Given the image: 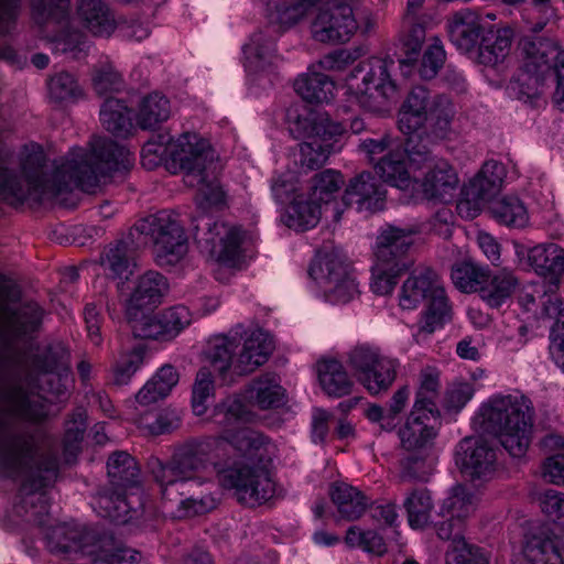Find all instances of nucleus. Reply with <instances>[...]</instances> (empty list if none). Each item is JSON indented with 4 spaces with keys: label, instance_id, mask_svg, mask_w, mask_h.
Segmentation results:
<instances>
[{
    "label": "nucleus",
    "instance_id": "nucleus-1",
    "mask_svg": "<svg viewBox=\"0 0 564 564\" xmlns=\"http://www.w3.org/2000/svg\"><path fill=\"white\" fill-rule=\"evenodd\" d=\"M46 158L40 145H24L21 177L0 164V197L20 204L57 198L77 187L93 193L102 182L123 176L133 166L130 151L108 138H94L89 149L74 148L64 162L47 173ZM21 288L0 273V469L11 478H21L24 497L20 509L31 507L32 516L47 512L46 496L40 492L57 478L55 454L42 453L43 433L36 426L52 415V403L29 388L25 357L37 339L46 311L33 300L21 302Z\"/></svg>",
    "mask_w": 564,
    "mask_h": 564
},
{
    "label": "nucleus",
    "instance_id": "nucleus-2",
    "mask_svg": "<svg viewBox=\"0 0 564 564\" xmlns=\"http://www.w3.org/2000/svg\"><path fill=\"white\" fill-rule=\"evenodd\" d=\"M224 441L214 437L191 438L175 446L171 458H152L150 471L161 488L162 500L170 516L194 517L215 508V500L196 492L206 479L209 467L216 471Z\"/></svg>",
    "mask_w": 564,
    "mask_h": 564
},
{
    "label": "nucleus",
    "instance_id": "nucleus-3",
    "mask_svg": "<svg viewBox=\"0 0 564 564\" xmlns=\"http://www.w3.org/2000/svg\"><path fill=\"white\" fill-rule=\"evenodd\" d=\"M535 410L525 395H501L484 403L476 423L486 433L499 438L501 446L513 458L525 455L534 431Z\"/></svg>",
    "mask_w": 564,
    "mask_h": 564
},
{
    "label": "nucleus",
    "instance_id": "nucleus-4",
    "mask_svg": "<svg viewBox=\"0 0 564 564\" xmlns=\"http://www.w3.org/2000/svg\"><path fill=\"white\" fill-rule=\"evenodd\" d=\"M108 486L99 489L96 498L98 513L116 524L138 521L143 514L139 498L132 491L141 486L137 460L127 452H115L107 460Z\"/></svg>",
    "mask_w": 564,
    "mask_h": 564
},
{
    "label": "nucleus",
    "instance_id": "nucleus-5",
    "mask_svg": "<svg viewBox=\"0 0 564 564\" xmlns=\"http://www.w3.org/2000/svg\"><path fill=\"white\" fill-rule=\"evenodd\" d=\"M46 542L53 553H82L91 557V564H140L145 561L140 551L121 544L108 532H80L57 525L47 530Z\"/></svg>",
    "mask_w": 564,
    "mask_h": 564
},
{
    "label": "nucleus",
    "instance_id": "nucleus-6",
    "mask_svg": "<svg viewBox=\"0 0 564 564\" xmlns=\"http://www.w3.org/2000/svg\"><path fill=\"white\" fill-rule=\"evenodd\" d=\"M216 473L221 487L234 490L238 502L257 507L270 500L275 485L262 458H223L216 463Z\"/></svg>",
    "mask_w": 564,
    "mask_h": 564
},
{
    "label": "nucleus",
    "instance_id": "nucleus-7",
    "mask_svg": "<svg viewBox=\"0 0 564 564\" xmlns=\"http://www.w3.org/2000/svg\"><path fill=\"white\" fill-rule=\"evenodd\" d=\"M422 302L426 310L422 316L420 330L432 334L452 319V306L438 274L424 268L415 270L401 288L400 306L403 310L416 308Z\"/></svg>",
    "mask_w": 564,
    "mask_h": 564
},
{
    "label": "nucleus",
    "instance_id": "nucleus-8",
    "mask_svg": "<svg viewBox=\"0 0 564 564\" xmlns=\"http://www.w3.org/2000/svg\"><path fill=\"white\" fill-rule=\"evenodd\" d=\"M392 59L371 57L358 63L347 76L346 84L351 95L364 109L381 112L397 93V85L390 72Z\"/></svg>",
    "mask_w": 564,
    "mask_h": 564
},
{
    "label": "nucleus",
    "instance_id": "nucleus-9",
    "mask_svg": "<svg viewBox=\"0 0 564 564\" xmlns=\"http://www.w3.org/2000/svg\"><path fill=\"white\" fill-rule=\"evenodd\" d=\"M170 167L178 169L186 186H196L205 180L206 170L215 167V152L209 142L196 133L184 132L167 142Z\"/></svg>",
    "mask_w": 564,
    "mask_h": 564
},
{
    "label": "nucleus",
    "instance_id": "nucleus-10",
    "mask_svg": "<svg viewBox=\"0 0 564 564\" xmlns=\"http://www.w3.org/2000/svg\"><path fill=\"white\" fill-rule=\"evenodd\" d=\"M308 275L334 303H347L358 293L352 269L336 251L318 252L308 268Z\"/></svg>",
    "mask_w": 564,
    "mask_h": 564
},
{
    "label": "nucleus",
    "instance_id": "nucleus-11",
    "mask_svg": "<svg viewBox=\"0 0 564 564\" xmlns=\"http://www.w3.org/2000/svg\"><path fill=\"white\" fill-rule=\"evenodd\" d=\"M524 56L523 74L519 78L520 91L528 98L538 97L545 76L552 73L553 64L560 56L556 45L543 37L524 36L519 43Z\"/></svg>",
    "mask_w": 564,
    "mask_h": 564
},
{
    "label": "nucleus",
    "instance_id": "nucleus-12",
    "mask_svg": "<svg viewBox=\"0 0 564 564\" xmlns=\"http://www.w3.org/2000/svg\"><path fill=\"white\" fill-rule=\"evenodd\" d=\"M348 365L370 393L387 391L397 377V361L369 346H357L348 355Z\"/></svg>",
    "mask_w": 564,
    "mask_h": 564
},
{
    "label": "nucleus",
    "instance_id": "nucleus-13",
    "mask_svg": "<svg viewBox=\"0 0 564 564\" xmlns=\"http://www.w3.org/2000/svg\"><path fill=\"white\" fill-rule=\"evenodd\" d=\"M505 177L502 163L495 160L485 162L479 173L463 188L457 203L458 213L469 219L478 216L485 204L500 192Z\"/></svg>",
    "mask_w": 564,
    "mask_h": 564
},
{
    "label": "nucleus",
    "instance_id": "nucleus-14",
    "mask_svg": "<svg viewBox=\"0 0 564 564\" xmlns=\"http://www.w3.org/2000/svg\"><path fill=\"white\" fill-rule=\"evenodd\" d=\"M194 237L197 240H204L216 247L217 238L219 240V250L217 251V261L220 265L227 268H240L243 262L241 242L243 240L242 231L237 227H227L223 223L214 221L207 215H200L193 219Z\"/></svg>",
    "mask_w": 564,
    "mask_h": 564
},
{
    "label": "nucleus",
    "instance_id": "nucleus-15",
    "mask_svg": "<svg viewBox=\"0 0 564 564\" xmlns=\"http://www.w3.org/2000/svg\"><path fill=\"white\" fill-rule=\"evenodd\" d=\"M358 29L352 8L344 0H328L318 8L311 32L321 43H345Z\"/></svg>",
    "mask_w": 564,
    "mask_h": 564
},
{
    "label": "nucleus",
    "instance_id": "nucleus-16",
    "mask_svg": "<svg viewBox=\"0 0 564 564\" xmlns=\"http://www.w3.org/2000/svg\"><path fill=\"white\" fill-rule=\"evenodd\" d=\"M416 234L417 230L414 227L401 228L388 225L377 237L376 261L395 271H408L414 262L409 251Z\"/></svg>",
    "mask_w": 564,
    "mask_h": 564
},
{
    "label": "nucleus",
    "instance_id": "nucleus-17",
    "mask_svg": "<svg viewBox=\"0 0 564 564\" xmlns=\"http://www.w3.org/2000/svg\"><path fill=\"white\" fill-rule=\"evenodd\" d=\"M462 470L473 481H487L497 470V452L487 441L480 437H465L457 449Z\"/></svg>",
    "mask_w": 564,
    "mask_h": 564
},
{
    "label": "nucleus",
    "instance_id": "nucleus-18",
    "mask_svg": "<svg viewBox=\"0 0 564 564\" xmlns=\"http://www.w3.org/2000/svg\"><path fill=\"white\" fill-rule=\"evenodd\" d=\"M489 23L481 15L470 9H462L452 13L446 21L449 42L469 57L476 52Z\"/></svg>",
    "mask_w": 564,
    "mask_h": 564
},
{
    "label": "nucleus",
    "instance_id": "nucleus-19",
    "mask_svg": "<svg viewBox=\"0 0 564 564\" xmlns=\"http://www.w3.org/2000/svg\"><path fill=\"white\" fill-rule=\"evenodd\" d=\"M387 191L382 182L370 171H362L351 177L345 188L343 200L356 206L358 212L370 214L384 208Z\"/></svg>",
    "mask_w": 564,
    "mask_h": 564
},
{
    "label": "nucleus",
    "instance_id": "nucleus-20",
    "mask_svg": "<svg viewBox=\"0 0 564 564\" xmlns=\"http://www.w3.org/2000/svg\"><path fill=\"white\" fill-rule=\"evenodd\" d=\"M484 36L474 52L471 58L484 66L491 68L502 67L508 59L513 42L512 28L489 24Z\"/></svg>",
    "mask_w": 564,
    "mask_h": 564
},
{
    "label": "nucleus",
    "instance_id": "nucleus-21",
    "mask_svg": "<svg viewBox=\"0 0 564 564\" xmlns=\"http://www.w3.org/2000/svg\"><path fill=\"white\" fill-rule=\"evenodd\" d=\"M169 291L166 278L156 272L148 271L139 278L126 306V316L135 317L140 312H153Z\"/></svg>",
    "mask_w": 564,
    "mask_h": 564
},
{
    "label": "nucleus",
    "instance_id": "nucleus-22",
    "mask_svg": "<svg viewBox=\"0 0 564 564\" xmlns=\"http://www.w3.org/2000/svg\"><path fill=\"white\" fill-rule=\"evenodd\" d=\"M142 247V241L128 235L110 243L100 257V264L105 272L112 279L129 280L137 268V252Z\"/></svg>",
    "mask_w": 564,
    "mask_h": 564
},
{
    "label": "nucleus",
    "instance_id": "nucleus-23",
    "mask_svg": "<svg viewBox=\"0 0 564 564\" xmlns=\"http://www.w3.org/2000/svg\"><path fill=\"white\" fill-rule=\"evenodd\" d=\"M32 367L39 373H52L57 376L56 387H51L50 392L61 398L66 394L67 388L63 383V377L67 378L69 370V351L61 341H54L33 355Z\"/></svg>",
    "mask_w": 564,
    "mask_h": 564
},
{
    "label": "nucleus",
    "instance_id": "nucleus-24",
    "mask_svg": "<svg viewBox=\"0 0 564 564\" xmlns=\"http://www.w3.org/2000/svg\"><path fill=\"white\" fill-rule=\"evenodd\" d=\"M432 415L422 411L411 410L405 424L399 430L401 446L405 452H431L437 432Z\"/></svg>",
    "mask_w": 564,
    "mask_h": 564
},
{
    "label": "nucleus",
    "instance_id": "nucleus-25",
    "mask_svg": "<svg viewBox=\"0 0 564 564\" xmlns=\"http://www.w3.org/2000/svg\"><path fill=\"white\" fill-rule=\"evenodd\" d=\"M519 285L520 280L513 271L488 270L481 286L478 288V295L490 308H499L511 301Z\"/></svg>",
    "mask_w": 564,
    "mask_h": 564
},
{
    "label": "nucleus",
    "instance_id": "nucleus-26",
    "mask_svg": "<svg viewBox=\"0 0 564 564\" xmlns=\"http://www.w3.org/2000/svg\"><path fill=\"white\" fill-rule=\"evenodd\" d=\"M274 349V344L269 334L262 329H256L245 339L235 364V371L240 375H249L258 367L267 362Z\"/></svg>",
    "mask_w": 564,
    "mask_h": 564
},
{
    "label": "nucleus",
    "instance_id": "nucleus-27",
    "mask_svg": "<svg viewBox=\"0 0 564 564\" xmlns=\"http://www.w3.org/2000/svg\"><path fill=\"white\" fill-rule=\"evenodd\" d=\"M458 176L445 160L436 161L423 180V193L429 199L448 203L458 186Z\"/></svg>",
    "mask_w": 564,
    "mask_h": 564
},
{
    "label": "nucleus",
    "instance_id": "nucleus-28",
    "mask_svg": "<svg viewBox=\"0 0 564 564\" xmlns=\"http://www.w3.org/2000/svg\"><path fill=\"white\" fill-rule=\"evenodd\" d=\"M523 554L532 564H554L553 558L561 560L556 536L546 525L539 527L527 535Z\"/></svg>",
    "mask_w": 564,
    "mask_h": 564
},
{
    "label": "nucleus",
    "instance_id": "nucleus-29",
    "mask_svg": "<svg viewBox=\"0 0 564 564\" xmlns=\"http://www.w3.org/2000/svg\"><path fill=\"white\" fill-rule=\"evenodd\" d=\"M77 14L95 36H109L116 29L113 15L102 0H78Z\"/></svg>",
    "mask_w": 564,
    "mask_h": 564
},
{
    "label": "nucleus",
    "instance_id": "nucleus-30",
    "mask_svg": "<svg viewBox=\"0 0 564 564\" xmlns=\"http://www.w3.org/2000/svg\"><path fill=\"white\" fill-rule=\"evenodd\" d=\"M167 229L172 230L170 234L172 237L173 234H176L177 217L172 212L161 210L138 220L130 229V236L142 241V247L148 243L153 246L158 238H162Z\"/></svg>",
    "mask_w": 564,
    "mask_h": 564
},
{
    "label": "nucleus",
    "instance_id": "nucleus-31",
    "mask_svg": "<svg viewBox=\"0 0 564 564\" xmlns=\"http://www.w3.org/2000/svg\"><path fill=\"white\" fill-rule=\"evenodd\" d=\"M528 261L540 275L558 280L564 273V249L558 245H539L531 248Z\"/></svg>",
    "mask_w": 564,
    "mask_h": 564
},
{
    "label": "nucleus",
    "instance_id": "nucleus-32",
    "mask_svg": "<svg viewBox=\"0 0 564 564\" xmlns=\"http://www.w3.org/2000/svg\"><path fill=\"white\" fill-rule=\"evenodd\" d=\"M381 178L382 184L387 183L398 188H406L410 185V174L406 169L405 152L400 145L394 151H389L378 159L373 166Z\"/></svg>",
    "mask_w": 564,
    "mask_h": 564
},
{
    "label": "nucleus",
    "instance_id": "nucleus-33",
    "mask_svg": "<svg viewBox=\"0 0 564 564\" xmlns=\"http://www.w3.org/2000/svg\"><path fill=\"white\" fill-rule=\"evenodd\" d=\"M248 399L260 410L280 408L285 403V390L273 375L267 373L251 382Z\"/></svg>",
    "mask_w": 564,
    "mask_h": 564
},
{
    "label": "nucleus",
    "instance_id": "nucleus-34",
    "mask_svg": "<svg viewBox=\"0 0 564 564\" xmlns=\"http://www.w3.org/2000/svg\"><path fill=\"white\" fill-rule=\"evenodd\" d=\"M217 438L225 443L220 449L221 457L229 448H232L240 454L238 458H262L259 452L264 445V437L254 430L243 427L236 431H225L224 434Z\"/></svg>",
    "mask_w": 564,
    "mask_h": 564
},
{
    "label": "nucleus",
    "instance_id": "nucleus-35",
    "mask_svg": "<svg viewBox=\"0 0 564 564\" xmlns=\"http://www.w3.org/2000/svg\"><path fill=\"white\" fill-rule=\"evenodd\" d=\"M294 89L303 100L322 104L333 98L335 84L328 75L313 72L301 75L294 83Z\"/></svg>",
    "mask_w": 564,
    "mask_h": 564
},
{
    "label": "nucleus",
    "instance_id": "nucleus-36",
    "mask_svg": "<svg viewBox=\"0 0 564 564\" xmlns=\"http://www.w3.org/2000/svg\"><path fill=\"white\" fill-rule=\"evenodd\" d=\"M330 497L341 517L347 520L359 519L369 505L368 499L361 491L345 482L334 485Z\"/></svg>",
    "mask_w": 564,
    "mask_h": 564
},
{
    "label": "nucleus",
    "instance_id": "nucleus-37",
    "mask_svg": "<svg viewBox=\"0 0 564 564\" xmlns=\"http://www.w3.org/2000/svg\"><path fill=\"white\" fill-rule=\"evenodd\" d=\"M321 205L312 202L310 198L294 199L282 215V223L295 231H306L314 228L321 219Z\"/></svg>",
    "mask_w": 564,
    "mask_h": 564
},
{
    "label": "nucleus",
    "instance_id": "nucleus-38",
    "mask_svg": "<svg viewBox=\"0 0 564 564\" xmlns=\"http://www.w3.org/2000/svg\"><path fill=\"white\" fill-rule=\"evenodd\" d=\"M172 230L167 231L158 238L153 245V253L155 261L159 265H173L177 263L187 252V238L184 229L177 220V231L173 237L170 235Z\"/></svg>",
    "mask_w": 564,
    "mask_h": 564
},
{
    "label": "nucleus",
    "instance_id": "nucleus-39",
    "mask_svg": "<svg viewBox=\"0 0 564 564\" xmlns=\"http://www.w3.org/2000/svg\"><path fill=\"white\" fill-rule=\"evenodd\" d=\"M318 379L323 390L336 398L349 394L354 384L344 366L337 360L319 362Z\"/></svg>",
    "mask_w": 564,
    "mask_h": 564
},
{
    "label": "nucleus",
    "instance_id": "nucleus-40",
    "mask_svg": "<svg viewBox=\"0 0 564 564\" xmlns=\"http://www.w3.org/2000/svg\"><path fill=\"white\" fill-rule=\"evenodd\" d=\"M410 395L408 386L399 388L391 397L388 409L377 404L370 405L366 411V416L372 421L380 423V427L384 431H392L399 424V415L404 410Z\"/></svg>",
    "mask_w": 564,
    "mask_h": 564
},
{
    "label": "nucleus",
    "instance_id": "nucleus-41",
    "mask_svg": "<svg viewBox=\"0 0 564 564\" xmlns=\"http://www.w3.org/2000/svg\"><path fill=\"white\" fill-rule=\"evenodd\" d=\"M455 116L453 102L444 95L433 97V106L429 113L427 133L436 141L448 138L452 132V120Z\"/></svg>",
    "mask_w": 564,
    "mask_h": 564
},
{
    "label": "nucleus",
    "instance_id": "nucleus-42",
    "mask_svg": "<svg viewBox=\"0 0 564 564\" xmlns=\"http://www.w3.org/2000/svg\"><path fill=\"white\" fill-rule=\"evenodd\" d=\"M171 115L169 99L158 93L144 97L137 115V123L142 130H154Z\"/></svg>",
    "mask_w": 564,
    "mask_h": 564
},
{
    "label": "nucleus",
    "instance_id": "nucleus-43",
    "mask_svg": "<svg viewBox=\"0 0 564 564\" xmlns=\"http://www.w3.org/2000/svg\"><path fill=\"white\" fill-rule=\"evenodd\" d=\"M476 509V496L462 484H457L448 491L447 497L442 501L438 516H451L465 521Z\"/></svg>",
    "mask_w": 564,
    "mask_h": 564
},
{
    "label": "nucleus",
    "instance_id": "nucleus-44",
    "mask_svg": "<svg viewBox=\"0 0 564 564\" xmlns=\"http://www.w3.org/2000/svg\"><path fill=\"white\" fill-rule=\"evenodd\" d=\"M406 135L404 148L405 159L415 169H422L433 162L432 147L438 141L431 138L427 129L415 130L413 132L403 133Z\"/></svg>",
    "mask_w": 564,
    "mask_h": 564
},
{
    "label": "nucleus",
    "instance_id": "nucleus-45",
    "mask_svg": "<svg viewBox=\"0 0 564 564\" xmlns=\"http://www.w3.org/2000/svg\"><path fill=\"white\" fill-rule=\"evenodd\" d=\"M100 120L106 130L117 137H124L132 129L130 111L120 99L105 100L100 109Z\"/></svg>",
    "mask_w": 564,
    "mask_h": 564
},
{
    "label": "nucleus",
    "instance_id": "nucleus-46",
    "mask_svg": "<svg viewBox=\"0 0 564 564\" xmlns=\"http://www.w3.org/2000/svg\"><path fill=\"white\" fill-rule=\"evenodd\" d=\"M344 185L343 175L338 171L325 170L314 174L308 187V198L316 203H329Z\"/></svg>",
    "mask_w": 564,
    "mask_h": 564
},
{
    "label": "nucleus",
    "instance_id": "nucleus-47",
    "mask_svg": "<svg viewBox=\"0 0 564 564\" xmlns=\"http://www.w3.org/2000/svg\"><path fill=\"white\" fill-rule=\"evenodd\" d=\"M403 506L411 528L423 529L429 524L434 503L427 489L413 490L404 500Z\"/></svg>",
    "mask_w": 564,
    "mask_h": 564
},
{
    "label": "nucleus",
    "instance_id": "nucleus-48",
    "mask_svg": "<svg viewBox=\"0 0 564 564\" xmlns=\"http://www.w3.org/2000/svg\"><path fill=\"white\" fill-rule=\"evenodd\" d=\"M400 477L408 481H427L433 471L431 452H405L400 462Z\"/></svg>",
    "mask_w": 564,
    "mask_h": 564
},
{
    "label": "nucleus",
    "instance_id": "nucleus-49",
    "mask_svg": "<svg viewBox=\"0 0 564 564\" xmlns=\"http://www.w3.org/2000/svg\"><path fill=\"white\" fill-rule=\"evenodd\" d=\"M438 395V377L432 372L423 371L421 373V384L415 394V401L412 406L413 410L422 411V413H430L433 421L436 422L440 417V411L436 406L435 400Z\"/></svg>",
    "mask_w": 564,
    "mask_h": 564
},
{
    "label": "nucleus",
    "instance_id": "nucleus-50",
    "mask_svg": "<svg viewBox=\"0 0 564 564\" xmlns=\"http://www.w3.org/2000/svg\"><path fill=\"white\" fill-rule=\"evenodd\" d=\"M490 213L499 223L523 227L528 223V214L522 202L514 196H507L495 202L490 207Z\"/></svg>",
    "mask_w": 564,
    "mask_h": 564
},
{
    "label": "nucleus",
    "instance_id": "nucleus-51",
    "mask_svg": "<svg viewBox=\"0 0 564 564\" xmlns=\"http://www.w3.org/2000/svg\"><path fill=\"white\" fill-rule=\"evenodd\" d=\"M488 270L470 261H464L453 267L451 275L455 286L462 292L478 293Z\"/></svg>",
    "mask_w": 564,
    "mask_h": 564
},
{
    "label": "nucleus",
    "instance_id": "nucleus-52",
    "mask_svg": "<svg viewBox=\"0 0 564 564\" xmlns=\"http://www.w3.org/2000/svg\"><path fill=\"white\" fill-rule=\"evenodd\" d=\"M70 0H35L32 8L34 22L43 26L50 22L62 23L67 20Z\"/></svg>",
    "mask_w": 564,
    "mask_h": 564
},
{
    "label": "nucleus",
    "instance_id": "nucleus-53",
    "mask_svg": "<svg viewBox=\"0 0 564 564\" xmlns=\"http://www.w3.org/2000/svg\"><path fill=\"white\" fill-rule=\"evenodd\" d=\"M85 431V411L83 409H77L73 413L72 419L66 422L63 445L67 463H72L79 453Z\"/></svg>",
    "mask_w": 564,
    "mask_h": 564
},
{
    "label": "nucleus",
    "instance_id": "nucleus-54",
    "mask_svg": "<svg viewBox=\"0 0 564 564\" xmlns=\"http://www.w3.org/2000/svg\"><path fill=\"white\" fill-rule=\"evenodd\" d=\"M274 50L273 41L263 32L254 33L250 42L243 46L246 65L251 70L260 69Z\"/></svg>",
    "mask_w": 564,
    "mask_h": 564
},
{
    "label": "nucleus",
    "instance_id": "nucleus-55",
    "mask_svg": "<svg viewBox=\"0 0 564 564\" xmlns=\"http://www.w3.org/2000/svg\"><path fill=\"white\" fill-rule=\"evenodd\" d=\"M349 546H358L364 551L381 556L387 552V544L383 538L373 530H361L357 525L350 527L345 536Z\"/></svg>",
    "mask_w": 564,
    "mask_h": 564
},
{
    "label": "nucleus",
    "instance_id": "nucleus-56",
    "mask_svg": "<svg viewBox=\"0 0 564 564\" xmlns=\"http://www.w3.org/2000/svg\"><path fill=\"white\" fill-rule=\"evenodd\" d=\"M50 97L58 102L76 101L83 95V90L76 78L67 73L61 72L51 77L48 82Z\"/></svg>",
    "mask_w": 564,
    "mask_h": 564
},
{
    "label": "nucleus",
    "instance_id": "nucleus-57",
    "mask_svg": "<svg viewBox=\"0 0 564 564\" xmlns=\"http://www.w3.org/2000/svg\"><path fill=\"white\" fill-rule=\"evenodd\" d=\"M215 384L212 373L202 368L197 375L192 391V409L195 415L200 416L206 413L208 400L214 397Z\"/></svg>",
    "mask_w": 564,
    "mask_h": 564
},
{
    "label": "nucleus",
    "instance_id": "nucleus-58",
    "mask_svg": "<svg viewBox=\"0 0 564 564\" xmlns=\"http://www.w3.org/2000/svg\"><path fill=\"white\" fill-rule=\"evenodd\" d=\"M446 564H489V557L481 547L457 540L446 552Z\"/></svg>",
    "mask_w": 564,
    "mask_h": 564
},
{
    "label": "nucleus",
    "instance_id": "nucleus-59",
    "mask_svg": "<svg viewBox=\"0 0 564 564\" xmlns=\"http://www.w3.org/2000/svg\"><path fill=\"white\" fill-rule=\"evenodd\" d=\"M247 415L246 406L238 397H228L215 405L210 420L224 427L243 420Z\"/></svg>",
    "mask_w": 564,
    "mask_h": 564
},
{
    "label": "nucleus",
    "instance_id": "nucleus-60",
    "mask_svg": "<svg viewBox=\"0 0 564 564\" xmlns=\"http://www.w3.org/2000/svg\"><path fill=\"white\" fill-rule=\"evenodd\" d=\"M145 347L141 344L123 354L115 367L113 381L118 386L127 384L143 362Z\"/></svg>",
    "mask_w": 564,
    "mask_h": 564
},
{
    "label": "nucleus",
    "instance_id": "nucleus-61",
    "mask_svg": "<svg viewBox=\"0 0 564 564\" xmlns=\"http://www.w3.org/2000/svg\"><path fill=\"white\" fill-rule=\"evenodd\" d=\"M425 22L423 19L403 18L406 32L403 36V48L408 61H415L425 42Z\"/></svg>",
    "mask_w": 564,
    "mask_h": 564
},
{
    "label": "nucleus",
    "instance_id": "nucleus-62",
    "mask_svg": "<svg viewBox=\"0 0 564 564\" xmlns=\"http://www.w3.org/2000/svg\"><path fill=\"white\" fill-rule=\"evenodd\" d=\"M162 330L165 340H170L177 336L185 327L191 324V313L187 307L177 305L164 310L159 314Z\"/></svg>",
    "mask_w": 564,
    "mask_h": 564
},
{
    "label": "nucleus",
    "instance_id": "nucleus-63",
    "mask_svg": "<svg viewBox=\"0 0 564 564\" xmlns=\"http://www.w3.org/2000/svg\"><path fill=\"white\" fill-rule=\"evenodd\" d=\"M205 174V180L195 186L198 188L196 203L203 210L212 206H219L225 202V192L214 176V172L206 170Z\"/></svg>",
    "mask_w": 564,
    "mask_h": 564
},
{
    "label": "nucleus",
    "instance_id": "nucleus-64",
    "mask_svg": "<svg viewBox=\"0 0 564 564\" xmlns=\"http://www.w3.org/2000/svg\"><path fill=\"white\" fill-rule=\"evenodd\" d=\"M121 74L110 63L96 66L93 74V85L98 95L120 91L123 87Z\"/></svg>",
    "mask_w": 564,
    "mask_h": 564
}]
</instances>
